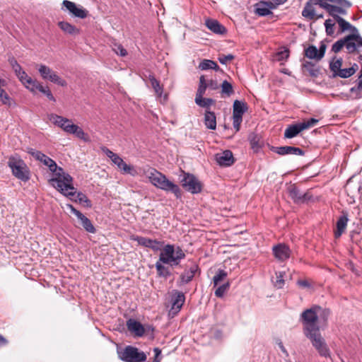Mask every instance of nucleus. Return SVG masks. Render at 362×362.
<instances>
[{
	"instance_id": "obj_1",
	"label": "nucleus",
	"mask_w": 362,
	"mask_h": 362,
	"mask_svg": "<svg viewBox=\"0 0 362 362\" xmlns=\"http://www.w3.org/2000/svg\"><path fill=\"white\" fill-rule=\"evenodd\" d=\"M331 314L329 308L313 305L305 309L300 314L299 320L303 325V332L313 346L321 357L331 358L330 349L320 333L319 323L326 325Z\"/></svg>"
},
{
	"instance_id": "obj_2",
	"label": "nucleus",
	"mask_w": 362,
	"mask_h": 362,
	"mask_svg": "<svg viewBox=\"0 0 362 362\" xmlns=\"http://www.w3.org/2000/svg\"><path fill=\"white\" fill-rule=\"evenodd\" d=\"M186 257L185 252L179 245L167 244L159 255L155 267L158 277L167 279L172 275L170 269L164 264L176 267L180 264L182 259Z\"/></svg>"
},
{
	"instance_id": "obj_3",
	"label": "nucleus",
	"mask_w": 362,
	"mask_h": 362,
	"mask_svg": "<svg viewBox=\"0 0 362 362\" xmlns=\"http://www.w3.org/2000/svg\"><path fill=\"white\" fill-rule=\"evenodd\" d=\"M148 177L151 183L156 187L173 193L177 199L182 198V194L180 187L169 180L165 175L156 169L151 168L148 172Z\"/></svg>"
},
{
	"instance_id": "obj_4",
	"label": "nucleus",
	"mask_w": 362,
	"mask_h": 362,
	"mask_svg": "<svg viewBox=\"0 0 362 362\" xmlns=\"http://www.w3.org/2000/svg\"><path fill=\"white\" fill-rule=\"evenodd\" d=\"M48 117L54 125L60 127L66 133L74 134L77 138L86 142L89 141L88 134L78 125L73 124L71 119L56 114H50Z\"/></svg>"
},
{
	"instance_id": "obj_5",
	"label": "nucleus",
	"mask_w": 362,
	"mask_h": 362,
	"mask_svg": "<svg viewBox=\"0 0 362 362\" xmlns=\"http://www.w3.org/2000/svg\"><path fill=\"white\" fill-rule=\"evenodd\" d=\"M54 177L49 180L50 185L57 189L60 193H66L68 195H73L74 186L73 178L64 169L59 166L57 170L54 172Z\"/></svg>"
},
{
	"instance_id": "obj_6",
	"label": "nucleus",
	"mask_w": 362,
	"mask_h": 362,
	"mask_svg": "<svg viewBox=\"0 0 362 362\" xmlns=\"http://www.w3.org/2000/svg\"><path fill=\"white\" fill-rule=\"evenodd\" d=\"M362 47V37L356 35H348L335 42L332 46V51L338 53L343 47H345L347 52L351 54L356 51L357 47Z\"/></svg>"
},
{
	"instance_id": "obj_7",
	"label": "nucleus",
	"mask_w": 362,
	"mask_h": 362,
	"mask_svg": "<svg viewBox=\"0 0 362 362\" xmlns=\"http://www.w3.org/2000/svg\"><path fill=\"white\" fill-rule=\"evenodd\" d=\"M118 358L124 362H144L146 361V354L138 348L128 345L124 349H117Z\"/></svg>"
},
{
	"instance_id": "obj_8",
	"label": "nucleus",
	"mask_w": 362,
	"mask_h": 362,
	"mask_svg": "<svg viewBox=\"0 0 362 362\" xmlns=\"http://www.w3.org/2000/svg\"><path fill=\"white\" fill-rule=\"evenodd\" d=\"M8 165L16 177L23 182L29 180V168L21 158L19 157H10L8 161Z\"/></svg>"
},
{
	"instance_id": "obj_9",
	"label": "nucleus",
	"mask_w": 362,
	"mask_h": 362,
	"mask_svg": "<svg viewBox=\"0 0 362 362\" xmlns=\"http://www.w3.org/2000/svg\"><path fill=\"white\" fill-rule=\"evenodd\" d=\"M182 186L187 192L194 194L202 192V185L197 177L193 174L184 173V176L181 180Z\"/></svg>"
},
{
	"instance_id": "obj_10",
	"label": "nucleus",
	"mask_w": 362,
	"mask_h": 362,
	"mask_svg": "<svg viewBox=\"0 0 362 362\" xmlns=\"http://www.w3.org/2000/svg\"><path fill=\"white\" fill-rule=\"evenodd\" d=\"M37 70L41 77L46 81H49L59 86L64 87L67 85L65 80L62 79L54 71L45 64L38 65Z\"/></svg>"
},
{
	"instance_id": "obj_11",
	"label": "nucleus",
	"mask_w": 362,
	"mask_h": 362,
	"mask_svg": "<svg viewBox=\"0 0 362 362\" xmlns=\"http://www.w3.org/2000/svg\"><path fill=\"white\" fill-rule=\"evenodd\" d=\"M185 301V294L181 291L173 290L170 298L171 307L169 315L172 317L176 315L180 311Z\"/></svg>"
},
{
	"instance_id": "obj_12",
	"label": "nucleus",
	"mask_w": 362,
	"mask_h": 362,
	"mask_svg": "<svg viewBox=\"0 0 362 362\" xmlns=\"http://www.w3.org/2000/svg\"><path fill=\"white\" fill-rule=\"evenodd\" d=\"M131 240L138 243L139 245L145 247L150 248L153 251H158L165 247L163 241H159L158 240H153L143 236L133 235Z\"/></svg>"
},
{
	"instance_id": "obj_13",
	"label": "nucleus",
	"mask_w": 362,
	"mask_h": 362,
	"mask_svg": "<svg viewBox=\"0 0 362 362\" xmlns=\"http://www.w3.org/2000/svg\"><path fill=\"white\" fill-rule=\"evenodd\" d=\"M288 195L296 204H303L311 199L312 196L308 192L303 193L296 187L291 185L288 188Z\"/></svg>"
},
{
	"instance_id": "obj_14",
	"label": "nucleus",
	"mask_w": 362,
	"mask_h": 362,
	"mask_svg": "<svg viewBox=\"0 0 362 362\" xmlns=\"http://www.w3.org/2000/svg\"><path fill=\"white\" fill-rule=\"evenodd\" d=\"M63 6L69 12V13L76 18L81 19L86 18L88 16V11L80 5L69 0H64L62 2Z\"/></svg>"
},
{
	"instance_id": "obj_15",
	"label": "nucleus",
	"mask_w": 362,
	"mask_h": 362,
	"mask_svg": "<svg viewBox=\"0 0 362 362\" xmlns=\"http://www.w3.org/2000/svg\"><path fill=\"white\" fill-rule=\"evenodd\" d=\"M272 253L279 262H284L291 255V250L285 243H278L272 247Z\"/></svg>"
},
{
	"instance_id": "obj_16",
	"label": "nucleus",
	"mask_w": 362,
	"mask_h": 362,
	"mask_svg": "<svg viewBox=\"0 0 362 362\" xmlns=\"http://www.w3.org/2000/svg\"><path fill=\"white\" fill-rule=\"evenodd\" d=\"M270 150L280 156L285 155H297L304 156L305 151L298 147L284 146H273L270 147Z\"/></svg>"
},
{
	"instance_id": "obj_17",
	"label": "nucleus",
	"mask_w": 362,
	"mask_h": 362,
	"mask_svg": "<svg viewBox=\"0 0 362 362\" xmlns=\"http://www.w3.org/2000/svg\"><path fill=\"white\" fill-rule=\"evenodd\" d=\"M216 163L222 167H229L232 165L235 159L233 153L230 150H226L215 155Z\"/></svg>"
},
{
	"instance_id": "obj_18",
	"label": "nucleus",
	"mask_w": 362,
	"mask_h": 362,
	"mask_svg": "<svg viewBox=\"0 0 362 362\" xmlns=\"http://www.w3.org/2000/svg\"><path fill=\"white\" fill-rule=\"evenodd\" d=\"M73 191V195H68L66 193L62 194L65 197H69L72 202H78L87 208H90L92 206L90 200L85 194L81 192H76L74 187Z\"/></svg>"
},
{
	"instance_id": "obj_19",
	"label": "nucleus",
	"mask_w": 362,
	"mask_h": 362,
	"mask_svg": "<svg viewBox=\"0 0 362 362\" xmlns=\"http://www.w3.org/2000/svg\"><path fill=\"white\" fill-rule=\"evenodd\" d=\"M26 88L30 90V92L33 93H35L36 90H39L40 93H42L44 95H45L48 100L52 102H56V98L52 93L51 90H49V87L47 86H44L41 83L38 82L37 81L36 83L31 87L26 86Z\"/></svg>"
},
{
	"instance_id": "obj_20",
	"label": "nucleus",
	"mask_w": 362,
	"mask_h": 362,
	"mask_svg": "<svg viewBox=\"0 0 362 362\" xmlns=\"http://www.w3.org/2000/svg\"><path fill=\"white\" fill-rule=\"evenodd\" d=\"M247 139L254 153H259L264 146L262 136L255 132L250 133Z\"/></svg>"
},
{
	"instance_id": "obj_21",
	"label": "nucleus",
	"mask_w": 362,
	"mask_h": 362,
	"mask_svg": "<svg viewBox=\"0 0 362 362\" xmlns=\"http://www.w3.org/2000/svg\"><path fill=\"white\" fill-rule=\"evenodd\" d=\"M199 270V266L196 263H193L188 269L185 271L180 276V284H187L189 283L194 278L196 272Z\"/></svg>"
},
{
	"instance_id": "obj_22",
	"label": "nucleus",
	"mask_w": 362,
	"mask_h": 362,
	"mask_svg": "<svg viewBox=\"0 0 362 362\" xmlns=\"http://www.w3.org/2000/svg\"><path fill=\"white\" fill-rule=\"evenodd\" d=\"M205 25L208 29L217 35H224L227 32L226 27L215 19H206L205 21Z\"/></svg>"
},
{
	"instance_id": "obj_23",
	"label": "nucleus",
	"mask_w": 362,
	"mask_h": 362,
	"mask_svg": "<svg viewBox=\"0 0 362 362\" xmlns=\"http://www.w3.org/2000/svg\"><path fill=\"white\" fill-rule=\"evenodd\" d=\"M127 327L128 330L134 333L136 337H142L145 333L142 324L134 319H129L127 321Z\"/></svg>"
},
{
	"instance_id": "obj_24",
	"label": "nucleus",
	"mask_w": 362,
	"mask_h": 362,
	"mask_svg": "<svg viewBox=\"0 0 362 362\" xmlns=\"http://www.w3.org/2000/svg\"><path fill=\"white\" fill-rule=\"evenodd\" d=\"M318 5L315 4V1L309 0L305 4L304 8L302 11V16L307 20H313L316 16L315 6Z\"/></svg>"
},
{
	"instance_id": "obj_25",
	"label": "nucleus",
	"mask_w": 362,
	"mask_h": 362,
	"mask_svg": "<svg viewBox=\"0 0 362 362\" xmlns=\"http://www.w3.org/2000/svg\"><path fill=\"white\" fill-rule=\"evenodd\" d=\"M274 8L272 2L261 1L255 5V13L259 16H267L272 13L270 9Z\"/></svg>"
},
{
	"instance_id": "obj_26",
	"label": "nucleus",
	"mask_w": 362,
	"mask_h": 362,
	"mask_svg": "<svg viewBox=\"0 0 362 362\" xmlns=\"http://www.w3.org/2000/svg\"><path fill=\"white\" fill-rule=\"evenodd\" d=\"M204 124L206 127L211 130H215L216 128V117L214 112L210 110H206L204 113Z\"/></svg>"
},
{
	"instance_id": "obj_27",
	"label": "nucleus",
	"mask_w": 362,
	"mask_h": 362,
	"mask_svg": "<svg viewBox=\"0 0 362 362\" xmlns=\"http://www.w3.org/2000/svg\"><path fill=\"white\" fill-rule=\"evenodd\" d=\"M349 219L346 216H341L337 222V230L334 232L335 238H339L346 228Z\"/></svg>"
},
{
	"instance_id": "obj_28",
	"label": "nucleus",
	"mask_w": 362,
	"mask_h": 362,
	"mask_svg": "<svg viewBox=\"0 0 362 362\" xmlns=\"http://www.w3.org/2000/svg\"><path fill=\"white\" fill-rule=\"evenodd\" d=\"M349 6H346L343 4H339L337 7H329L330 9L332 11L331 13H329V16H331L334 20L336 16H339L340 15L345 16L347 14V9L351 8L352 6V4L351 1H349Z\"/></svg>"
},
{
	"instance_id": "obj_29",
	"label": "nucleus",
	"mask_w": 362,
	"mask_h": 362,
	"mask_svg": "<svg viewBox=\"0 0 362 362\" xmlns=\"http://www.w3.org/2000/svg\"><path fill=\"white\" fill-rule=\"evenodd\" d=\"M78 219L81 221V226L83 228L90 233H95L96 232V229L93 225L92 222L89 218H88L85 215L82 213L78 217Z\"/></svg>"
},
{
	"instance_id": "obj_30",
	"label": "nucleus",
	"mask_w": 362,
	"mask_h": 362,
	"mask_svg": "<svg viewBox=\"0 0 362 362\" xmlns=\"http://www.w3.org/2000/svg\"><path fill=\"white\" fill-rule=\"evenodd\" d=\"M28 152L37 160L42 162L45 165L47 164V163L49 162V160L51 159V158L48 157L42 152L34 148H30Z\"/></svg>"
},
{
	"instance_id": "obj_31",
	"label": "nucleus",
	"mask_w": 362,
	"mask_h": 362,
	"mask_svg": "<svg viewBox=\"0 0 362 362\" xmlns=\"http://www.w3.org/2000/svg\"><path fill=\"white\" fill-rule=\"evenodd\" d=\"M233 115L243 116V114L247 111V104L243 101L235 100L233 103Z\"/></svg>"
},
{
	"instance_id": "obj_32",
	"label": "nucleus",
	"mask_w": 362,
	"mask_h": 362,
	"mask_svg": "<svg viewBox=\"0 0 362 362\" xmlns=\"http://www.w3.org/2000/svg\"><path fill=\"white\" fill-rule=\"evenodd\" d=\"M198 68L202 71L208 69L218 71L220 69L218 65L214 61L211 59H203L199 63Z\"/></svg>"
},
{
	"instance_id": "obj_33",
	"label": "nucleus",
	"mask_w": 362,
	"mask_h": 362,
	"mask_svg": "<svg viewBox=\"0 0 362 362\" xmlns=\"http://www.w3.org/2000/svg\"><path fill=\"white\" fill-rule=\"evenodd\" d=\"M194 101L198 106L204 107L206 110H209L210 106L215 103L214 99L203 98V96L195 97Z\"/></svg>"
},
{
	"instance_id": "obj_34",
	"label": "nucleus",
	"mask_w": 362,
	"mask_h": 362,
	"mask_svg": "<svg viewBox=\"0 0 362 362\" xmlns=\"http://www.w3.org/2000/svg\"><path fill=\"white\" fill-rule=\"evenodd\" d=\"M58 25L66 33L74 35L79 33V30L74 25L68 22L60 21L58 23Z\"/></svg>"
},
{
	"instance_id": "obj_35",
	"label": "nucleus",
	"mask_w": 362,
	"mask_h": 362,
	"mask_svg": "<svg viewBox=\"0 0 362 362\" xmlns=\"http://www.w3.org/2000/svg\"><path fill=\"white\" fill-rule=\"evenodd\" d=\"M303 67L309 73L310 76L317 77L320 74V69L311 62H305Z\"/></svg>"
},
{
	"instance_id": "obj_36",
	"label": "nucleus",
	"mask_w": 362,
	"mask_h": 362,
	"mask_svg": "<svg viewBox=\"0 0 362 362\" xmlns=\"http://www.w3.org/2000/svg\"><path fill=\"white\" fill-rule=\"evenodd\" d=\"M16 76L25 87L26 86L31 87L37 81V80H33L31 77H30L25 71H23L20 74H18V76Z\"/></svg>"
},
{
	"instance_id": "obj_37",
	"label": "nucleus",
	"mask_w": 362,
	"mask_h": 362,
	"mask_svg": "<svg viewBox=\"0 0 362 362\" xmlns=\"http://www.w3.org/2000/svg\"><path fill=\"white\" fill-rule=\"evenodd\" d=\"M220 87L221 89V93L223 96L229 97L234 93L232 84L226 80L222 82Z\"/></svg>"
},
{
	"instance_id": "obj_38",
	"label": "nucleus",
	"mask_w": 362,
	"mask_h": 362,
	"mask_svg": "<svg viewBox=\"0 0 362 362\" xmlns=\"http://www.w3.org/2000/svg\"><path fill=\"white\" fill-rule=\"evenodd\" d=\"M148 79L151 82V85L153 88L156 95L160 97L163 92V87L160 85V82L154 77L153 75L150 74L148 76Z\"/></svg>"
},
{
	"instance_id": "obj_39",
	"label": "nucleus",
	"mask_w": 362,
	"mask_h": 362,
	"mask_svg": "<svg viewBox=\"0 0 362 362\" xmlns=\"http://www.w3.org/2000/svg\"><path fill=\"white\" fill-rule=\"evenodd\" d=\"M305 55L310 59L320 60L318 49L315 45H310L305 49Z\"/></svg>"
},
{
	"instance_id": "obj_40",
	"label": "nucleus",
	"mask_w": 362,
	"mask_h": 362,
	"mask_svg": "<svg viewBox=\"0 0 362 362\" xmlns=\"http://www.w3.org/2000/svg\"><path fill=\"white\" fill-rule=\"evenodd\" d=\"M299 133L300 131L296 124L288 125L285 129L284 137L287 139H292L296 136Z\"/></svg>"
},
{
	"instance_id": "obj_41",
	"label": "nucleus",
	"mask_w": 362,
	"mask_h": 362,
	"mask_svg": "<svg viewBox=\"0 0 362 362\" xmlns=\"http://www.w3.org/2000/svg\"><path fill=\"white\" fill-rule=\"evenodd\" d=\"M6 85V81L5 79L0 78V100L4 104H8L10 100V97L6 93V92L3 88L4 86Z\"/></svg>"
},
{
	"instance_id": "obj_42",
	"label": "nucleus",
	"mask_w": 362,
	"mask_h": 362,
	"mask_svg": "<svg viewBox=\"0 0 362 362\" xmlns=\"http://www.w3.org/2000/svg\"><path fill=\"white\" fill-rule=\"evenodd\" d=\"M335 21L339 26L341 33H344L351 28V24L341 16H336Z\"/></svg>"
},
{
	"instance_id": "obj_43",
	"label": "nucleus",
	"mask_w": 362,
	"mask_h": 362,
	"mask_svg": "<svg viewBox=\"0 0 362 362\" xmlns=\"http://www.w3.org/2000/svg\"><path fill=\"white\" fill-rule=\"evenodd\" d=\"M207 88L208 85L207 82L205 80V77L204 75H202L199 77V84L196 93V97L203 96Z\"/></svg>"
},
{
	"instance_id": "obj_44",
	"label": "nucleus",
	"mask_w": 362,
	"mask_h": 362,
	"mask_svg": "<svg viewBox=\"0 0 362 362\" xmlns=\"http://www.w3.org/2000/svg\"><path fill=\"white\" fill-rule=\"evenodd\" d=\"M362 78H358L356 86L350 88V93L355 94V99H360L362 98Z\"/></svg>"
},
{
	"instance_id": "obj_45",
	"label": "nucleus",
	"mask_w": 362,
	"mask_h": 362,
	"mask_svg": "<svg viewBox=\"0 0 362 362\" xmlns=\"http://www.w3.org/2000/svg\"><path fill=\"white\" fill-rule=\"evenodd\" d=\"M354 75V70L349 68L341 69L337 74H333V77H340L341 78H347Z\"/></svg>"
},
{
	"instance_id": "obj_46",
	"label": "nucleus",
	"mask_w": 362,
	"mask_h": 362,
	"mask_svg": "<svg viewBox=\"0 0 362 362\" xmlns=\"http://www.w3.org/2000/svg\"><path fill=\"white\" fill-rule=\"evenodd\" d=\"M342 62V59L339 58L336 59L334 62H331L329 63V69L333 74H337L339 71V70H341Z\"/></svg>"
},
{
	"instance_id": "obj_47",
	"label": "nucleus",
	"mask_w": 362,
	"mask_h": 362,
	"mask_svg": "<svg viewBox=\"0 0 362 362\" xmlns=\"http://www.w3.org/2000/svg\"><path fill=\"white\" fill-rule=\"evenodd\" d=\"M227 272L224 270L219 269L213 278L214 285L216 286L220 281L223 280L227 276Z\"/></svg>"
},
{
	"instance_id": "obj_48",
	"label": "nucleus",
	"mask_w": 362,
	"mask_h": 362,
	"mask_svg": "<svg viewBox=\"0 0 362 362\" xmlns=\"http://www.w3.org/2000/svg\"><path fill=\"white\" fill-rule=\"evenodd\" d=\"M230 287V284L228 282L222 284L221 286H218L216 290L215 291V296L218 298H222L225 293L227 291V290Z\"/></svg>"
},
{
	"instance_id": "obj_49",
	"label": "nucleus",
	"mask_w": 362,
	"mask_h": 362,
	"mask_svg": "<svg viewBox=\"0 0 362 362\" xmlns=\"http://www.w3.org/2000/svg\"><path fill=\"white\" fill-rule=\"evenodd\" d=\"M324 25L325 27L326 34L327 35L332 36L334 33V23H333L332 20H331V19H327L325 21Z\"/></svg>"
},
{
	"instance_id": "obj_50",
	"label": "nucleus",
	"mask_w": 362,
	"mask_h": 362,
	"mask_svg": "<svg viewBox=\"0 0 362 362\" xmlns=\"http://www.w3.org/2000/svg\"><path fill=\"white\" fill-rule=\"evenodd\" d=\"M117 168L123 172V173L133 175V171L134 169L132 166L127 165L124 160L121 162Z\"/></svg>"
},
{
	"instance_id": "obj_51",
	"label": "nucleus",
	"mask_w": 362,
	"mask_h": 362,
	"mask_svg": "<svg viewBox=\"0 0 362 362\" xmlns=\"http://www.w3.org/2000/svg\"><path fill=\"white\" fill-rule=\"evenodd\" d=\"M284 275L285 272H279L276 273V280L274 283V285L278 288H281L284 285Z\"/></svg>"
},
{
	"instance_id": "obj_52",
	"label": "nucleus",
	"mask_w": 362,
	"mask_h": 362,
	"mask_svg": "<svg viewBox=\"0 0 362 362\" xmlns=\"http://www.w3.org/2000/svg\"><path fill=\"white\" fill-rule=\"evenodd\" d=\"M242 121L243 116L233 115V125L236 132L240 130Z\"/></svg>"
},
{
	"instance_id": "obj_53",
	"label": "nucleus",
	"mask_w": 362,
	"mask_h": 362,
	"mask_svg": "<svg viewBox=\"0 0 362 362\" xmlns=\"http://www.w3.org/2000/svg\"><path fill=\"white\" fill-rule=\"evenodd\" d=\"M115 52L121 57H125L127 54V50L122 45H115L114 48Z\"/></svg>"
},
{
	"instance_id": "obj_54",
	"label": "nucleus",
	"mask_w": 362,
	"mask_h": 362,
	"mask_svg": "<svg viewBox=\"0 0 362 362\" xmlns=\"http://www.w3.org/2000/svg\"><path fill=\"white\" fill-rule=\"evenodd\" d=\"M234 59L233 54L221 55L218 57V61L221 64H226L228 61Z\"/></svg>"
},
{
	"instance_id": "obj_55",
	"label": "nucleus",
	"mask_w": 362,
	"mask_h": 362,
	"mask_svg": "<svg viewBox=\"0 0 362 362\" xmlns=\"http://www.w3.org/2000/svg\"><path fill=\"white\" fill-rule=\"evenodd\" d=\"M49 168V170L54 173L56 170H57L58 165H57L56 162L52 160V158L49 160V162L47 163V164L45 165Z\"/></svg>"
},
{
	"instance_id": "obj_56",
	"label": "nucleus",
	"mask_w": 362,
	"mask_h": 362,
	"mask_svg": "<svg viewBox=\"0 0 362 362\" xmlns=\"http://www.w3.org/2000/svg\"><path fill=\"white\" fill-rule=\"evenodd\" d=\"M101 151L110 159H112L113 157L115 156L117 153L112 152L110 151L108 148L106 146H102Z\"/></svg>"
},
{
	"instance_id": "obj_57",
	"label": "nucleus",
	"mask_w": 362,
	"mask_h": 362,
	"mask_svg": "<svg viewBox=\"0 0 362 362\" xmlns=\"http://www.w3.org/2000/svg\"><path fill=\"white\" fill-rule=\"evenodd\" d=\"M207 85L208 88L213 90H217L220 87V85L218 84L217 81L214 80H210L209 82H207Z\"/></svg>"
},
{
	"instance_id": "obj_58",
	"label": "nucleus",
	"mask_w": 362,
	"mask_h": 362,
	"mask_svg": "<svg viewBox=\"0 0 362 362\" xmlns=\"http://www.w3.org/2000/svg\"><path fill=\"white\" fill-rule=\"evenodd\" d=\"M66 208L70 210V211L74 214L76 217H78L81 214V212L77 210L72 204H67L66 205Z\"/></svg>"
},
{
	"instance_id": "obj_59",
	"label": "nucleus",
	"mask_w": 362,
	"mask_h": 362,
	"mask_svg": "<svg viewBox=\"0 0 362 362\" xmlns=\"http://www.w3.org/2000/svg\"><path fill=\"white\" fill-rule=\"evenodd\" d=\"M153 352L155 353V356H154L153 362H160V356L161 355V350L159 348L156 347L153 349Z\"/></svg>"
},
{
	"instance_id": "obj_60",
	"label": "nucleus",
	"mask_w": 362,
	"mask_h": 362,
	"mask_svg": "<svg viewBox=\"0 0 362 362\" xmlns=\"http://www.w3.org/2000/svg\"><path fill=\"white\" fill-rule=\"evenodd\" d=\"M326 48V45L323 42H322L318 49L320 59H322L323 57L325 56Z\"/></svg>"
},
{
	"instance_id": "obj_61",
	"label": "nucleus",
	"mask_w": 362,
	"mask_h": 362,
	"mask_svg": "<svg viewBox=\"0 0 362 362\" xmlns=\"http://www.w3.org/2000/svg\"><path fill=\"white\" fill-rule=\"evenodd\" d=\"M112 162L117 166L119 165L123 159L118 155L116 154L115 157L111 159Z\"/></svg>"
},
{
	"instance_id": "obj_62",
	"label": "nucleus",
	"mask_w": 362,
	"mask_h": 362,
	"mask_svg": "<svg viewBox=\"0 0 362 362\" xmlns=\"http://www.w3.org/2000/svg\"><path fill=\"white\" fill-rule=\"evenodd\" d=\"M296 124H297V126L298 127V129H299L300 132H301L302 131H303L305 129H307L310 128L307 122L297 123Z\"/></svg>"
},
{
	"instance_id": "obj_63",
	"label": "nucleus",
	"mask_w": 362,
	"mask_h": 362,
	"mask_svg": "<svg viewBox=\"0 0 362 362\" xmlns=\"http://www.w3.org/2000/svg\"><path fill=\"white\" fill-rule=\"evenodd\" d=\"M8 61L9 62V64L13 68L17 67V64H18L17 60L13 57H10L8 59Z\"/></svg>"
},
{
	"instance_id": "obj_64",
	"label": "nucleus",
	"mask_w": 362,
	"mask_h": 362,
	"mask_svg": "<svg viewBox=\"0 0 362 362\" xmlns=\"http://www.w3.org/2000/svg\"><path fill=\"white\" fill-rule=\"evenodd\" d=\"M306 122H308L309 127H312L315 126L318 122V119H315V118H310Z\"/></svg>"
}]
</instances>
